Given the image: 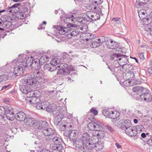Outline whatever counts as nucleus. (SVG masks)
Returning <instances> with one entry per match:
<instances>
[{
    "mask_svg": "<svg viewBox=\"0 0 152 152\" xmlns=\"http://www.w3.org/2000/svg\"><path fill=\"white\" fill-rule=\"evenodd\" d=\"M94 9L97 10V13L91 11H87L86 12V15L84 17L78 18L77 21L81 25H85L86 21L92 22L99 20L100 18V14L102 13L101 9L97 6H94Z\"/></svg>",
    "mask_w": 152,
    "mask_h": 152,
    "instance_id": "f257e3e1",
    "label": "nucleus"
},
{
    "mask_svg": "<svg viewBox=\"0 0 152 152\" xmlns=\"http://www.w3.org/2000/svg\"><path fill=\"white\" fill-rule=\"evenodd\" d=\"M42 95V93L39 91H31L27 94L26 101L28 104H34L40 102L39 97Z\"/></svg>",
    "mask_w": 152,
    "mask_h": 152,
    "instance_id": "f03ea898",
    "label": "nucleus"
},
{
    "mask_svg": "<svg viewBox=\"0 0 152 152\" xmlns=\"http://www.w3.org/2000/svg\"><path fill=\"white\" fill-rule=\"evenodd\" d=\"M112 60H116L119 64L122 66V68L124 69V66H130V64H127L129 62L128 58V56L125 55H123L119 53H114L110 56Z\"/></svg>",
    "mask_w": 152,
    "mask_h": 152,
    "instance_id": "7ed1b4c3",
    "label": "nucleus"
},
{
    "mask_svg": "<svg viewBox=\"0 0 152 152\" xmlns=\"http://www.w3.org/2000/svg\"><path fill=\"white\" fill-rule=\"evenodd\" d=\"M77 20H77V24L79 25L78 26H81V27H78V29L76 28H70V30H69L68 34H67V37L69 38H71L72 37L75 36L78 34L80 32L79 29H80L84 31V29L86 30L87 27V26L86 25H83V24L81 25L80 24H79V22L77 21Z\"/></svg>",
    "mask_w": 152,
    "mask_h": 152,
    "instance_id": "20e7f679",
    "label": "nucleus"
},
{
    "mask_svg": "<svg viewBox=\"0 0 152 152\" xmlns=\"http://www.w3.org/2000/svg\"><path fill=\"white\" fill-rule=\"evenodd\" d=\"M102 113L106 117L113 119L118 118L120 115L119 112L116 110L110 111L109 109L103 110Z\"/></svg>",
    "mask_w": 152,
    "mask_h": 152,
    "instance_id": "39448f33",
    "label": "nucleus"
},
{
    "mask_svg": "<svg viewBox=\"0 0 152 152\" xmlns=\"http://www.w3.org/2000/svg\"><path fill=\"white\" fill-rule=\"evenodd\" d=\"M78 135V132L77 130H74L70 132L69 135V138L70 140L73 141L74 145L76 146V148H79L76 145H80V143L81 142V140L77 138V137Z\"/></svg>",
    "mask_w": 152,
    "mask_h": 152,
    "instance_id": "423d86ee",
    "label": "nucleus"
},
{
    "mask_svg": "<svg viewBox=\"0 0 152 152\" xmlns=\"http://www.w3.org/2000/svg\"><path fill=\"white\" fill-rule=\"evenodd\" d=\"M81 140V142L80 143V145H81V141H82L83 145L85 146L88 148L91 144H92L91 140H90V136L89 134L87 132H84L82 134V138Z\"/></svg>",
    "mask_w": 152,
    "mask_h": 152,
    "instance_id": "0eeeda50",
    "label": "nucleus"
},
{
    "mask_svg": "<svg viewBox=\"0 0 152 152\" xmlns=\"http://www.w3.org/2000/svg\"><path fill=\"white\" fill-rule=\"evenodd\" d=\"M60 62V60L59 59L56 58H54L51 61L50 64H46L44 66V69L51 72L54 71V68L56 69L54 66L57 65Z\"/></svg>",
    "mask_w": 152,
    "mask_h": 152,
    "instance_id": "6e6552de",
    "label": "nucleus"
},
{
    "mask_svg": "<svg viewBox=\"0 0 152 152\" xmlns=\"http://www.w3.org/2000/svg\"><path fill=\"white\" fill-rule=\"evenodd\" d=\"M88 128L89 130L94 131L103 129L102 124L99 121L90 122L88 125Z\"/></svg>",
    "mask_w": 152,
    "mask_h": 152,
    "instance_id": "1a4fd4ad",
    "label": "nucleus"
},
{
    "mask_svg": "<svg viewBox=\"0 0 152 152\" xmlns=\"http://www.w3.org/2000/svg\"><path fill=\"white\" fill-rule=\"evenodd\" d=\"M97 141L95 139L91 140L92 144H91L90 146L88 147V149H91L93 148H94L96 150L99 151L103 148V144L101 142H97Z\"/></svg>",
    "mask_w": 152,
    "mask_h": 152,
    "instance_id": "9d476101",
    "label": "nucleus"
},
{
    "mask_svg": "<svg viewBox=\"0 0 152 152\" xmlns=\"http://www.w3.org/2000/svg\"><path fill=\"white\" fill-rule=\"evenodd\" d=\"M39 81L35 77H32L31 76H27V79L24 80L23 84L31 85L36 84L38 85L39 84Z\"/></svg>",
    "mask_w": 152,
    "mask_h": 152,
    "instance_id": "9b49d317",
    "label": "nucleus"
},
{
    "mask_svg": "<svg viewBox=\"0 0 152 152\" xmlns=\"http://www.w3.org/2000/svg\"><path fill=\"white\" fill-rule=\"evenodd\" d=\"M79 24H76L75 23H69L67 24V27L64 28L63 26L61 30L59 32H58L59 33L61 34H68L69 30H70V28H76L77 27Z\"/></svg>",
    "mask_w": 152,
    "mask_h": 152,
    "instance_id": "f8f14e48",
    "label": "nucleus"
},
{
    "mask_svg": "<svg viewBox=\"0 0 152 152\" xmlns=\"http://www.w3.org/2000/svg\"><path fill=\"white\" fill-rule=\"evenodd\" d=\"M20 5V4L18 3L12 5L10 7H8L4 10L5 11L12 14H15L20 11V8L18 6Z\"/></svg>",
    "mask_w": 152,
    "mask_h": 152,
    "instance_id": "ddd939ff",
    "label": "nucleus"
},
{
    "mask_svg": "<svg viewBox=\"0 0 152 152\" xmlns=\"http://www.w3.org/2000/svg\"><path fill=\"white\" fill-rule=\"evenodd\" d=\"M145 83H143L141 81L134 79H132L131 81L126 80L123 82L124 86H135L140 84L145 85Z\"/></svg>",
    "mask_w": 152,
    "mask_h": 152,
    "instance_id": "4468645a",
    "label": "nucleus"
},
{
    "mask_svg": "<svg viewBox=\"0 0 152 152\" xmlns=\"http://www.w3.org/2000/svg\"><path fill=\"white\" fill-rule=\"evenodd\" d=\"M102 129H100L98 131H94L92 132L93 137H91L92 139H94L96 137L98 139L103 138L105 136V132L102 131Z\"/></svg>",
    "mask_w": 152,
    "mask_h": 152,
    "instance_id": "2eb2a0df",
    "label": "nucleus"
},
{
    "mask_svg": "<svg viewBox=\"0 0 152 152\" xmlns=\"http://www.w3.org/2000/svg\"><path fill=\"white\" fill-rule=\"evenodd\" d=\"M105 45L107 48L112 49H117L118 46L117 42L111 40V39L107 40L106 42Z\"/></svg>",
    "mask_w": 152,
    "mask_h": 152,
    "instance_id": "dca6fc26",
    "label": "nucleus"
},
{
    "mask_svg": "<svg viewBox=\"0 0 152 152\" xmlns=\"http://www.w3.org/2000/svg\"><path fill=\"white\" fill-rule=\"evenodd\" d=\"M18 59L16 62V64L18 66L21 67L25 69L26 68V64L25 63V61L23 57L20 58L21 55H18Z\"/></svg>",
    "mask_w": 152,
    "mask_h": 152,
    "instance_id": "f3484780",
    "label": "nucleus"
},
{
    "mask_svg": "<svg viewBox=\"0 0 152 152\" xmlns=\"http://www.w3.org/2000/svg\"><path fill=\"white\" fill-rule=\"evenodd\" d=\"M58 139H56L54 140V144H52L50 145V148L51 149H54L56 150L59 151L61 152L63 150V147L61 145V142H57Z\"/></svg>",
    "mask_w": 152,
    "mask_h": 152,
    "instance_id": "a211bd4d",
    "label": "nucleus"
},
{
    "mask_svg": "<svg viewBox=\"0 0 152 152\" xmlns=\"http://www.w3.org/2000/svg\"><path fill=\"white\" fill-rule=\"evenodd\" d=\"M142 95H140V97L141 99H143L146 102H149L151 101L152 97L151 94L148 93V91L146 89V91H145L144 93L142 92L141 93Z\"/></svg>",
    "mask_w": 152,
    "mask_h": 152,
    "instance_id": "6ab92c4d",
    "label": "nucleus"
},
{
    "mask_svg": "<svg viewBox=\"0 0 152 152\" xmlns=\"http://www.w3.org/2000/svg\"><path fill=\"white\" fill-rule=\"evenodd\" d=\"M25 122L26 125L34 127L35 126L36 124L37 123V121L34 118L29 117L26 118Z\"/></svg>",
    "mask_w": 152,
    "mask_h": 152,
    "instance_id": "aec40b11",
    "label": "nucleus"
},
{
    "mask_svg": "<svg viewBox=\"0 0 152 152\" xmlns=\"http://www.w3.org/2000/svg\"><path fill=\"white\" fill-rule=\"evenodd\" d=\"M31 63L30 64V66L34 69H39L40 68V63L39 59L36 58L34 60H32Z\"/></svg>",
    "mask_w": 152,
    "mask_h": 152,
    "instance_id": "412c9836",
    "label": "nucleus"
},
{
    "mask_svg": "<svg viewBox=\"0 0 152 152\" xmlns=\"http://www.w3.org/2000/svg\"><path fill=\"white\" fill-rule=\"evenodd\" d=\"M15 117L16 120L19 121H23L26 118V114L22 112H20L16 113L15 115Z\"/></svg>",
    "mask_w": 152,
    "mask_h": 152,
    "instance_id": "4be33fe9",
    "label": "nucleus"
},
{
    "mask_svg": "<svg viewBox=\"0 0 152 152\" xmlns=\"http://www.w3.org/2000/svg\"><path fill=\"white\" fill-rule=\"evenodd\" d=\"M136 130L133 127H130L126 128L125 130L126 134L129 136H134L136 135Z\"/></svg>",
    "mask_w": 152,
    "mask_h": 152,
    "instance_id": "5701e85b",
    "label": "nucleus"
},
{
    "mask_svg": "<svg viewBox=\"0 0 152 152\" xmlns=\"http://www.w3.org/2000/svg\"><path fill=\"white\" fill-rule=\"evenodd\" d=\"M24 69L21 67L16 66L14 69L13 73L15 77L23 75V70Z\"/></svg>",
    "mask_w": 152,
    "mask_h": 152,
    "instance_id": "b1692460",
    "label": "nucleus"
},
{
    "mask_svg": "<svg viewBox=\"0 0 152 152\" xmlns=\"http://www.w3.org/2000/svg\"><path fill=\"white\" fill-rule=\"evenodd\" d=\"M132 91L137 94H140L141 92L144 93L145 91H146V89L141 86H135L132 88Z\"/></svg>",
    "mask_w": 152,
    "mask_h": 152,
    "instance_id": "393cba45",
    "label": "nucleus"
},
{
    "mask_svg": "<svg viewBox=\"0 0 152 152\" xmlns=\"http://www.w3.org/2000/svg\"><path fill=\"white\" fill-rule=\"evenodd\" d=\"M32 86H21L20 88V90L23 93L28 94L32 90Z\"/></svg>",
    "mask_w": 152,
    "mask_h": 152,
    "instance_id": "a878e982",
    "label": "nucleus"
},
{
    "mask_svg": "<svg viewBox=\"0 0 152 152\" xmlns=\"http://www.w3.org/2000/svg\"><path fill=\"white\" fill-rule=\"evenodd\" d=\"M83 37L84 38V40L88 41L94 38L95 37V36L91 33H86L83 34Z\"/></svg>",
    "mask_w": 152,
    "mask_h": 152,
    "instance_id": "bb28decb",
    "label": "nucleus"
},
{
    "mask_svg": "<svg viewBox=\"0 0 152 152\" xmlns=\"http://www.w3.org/2000/svg\"><path fill=\"white\" fill-rule=\"evenodd\" d=\"M91 113H93L94 115L96 116L97 115L98 112L96 108L92 107L90 110L89 111L87 115V117L89 119L93 117L92 115H91Z\"/></svg>",
    "mask_w": 152,
    "mask_h": 152,
    "instance_id": "cd10ccee",
    "label": "nucleus"
},
{
    "mask_svg": "<svg viewBox=\"0 0 152 152\" xmlns=\"http://www.w3.org/2000/svg\"><path fill=\"white\" fill-rule=\"evenodd\" d=\"M33 75L34 77H36L38 80L42 78V73L40 71L39 69H35L34 71Z\"/></svg>",
    "mask_w": 152,
    "mask_h": 152,
    "instance_id": "c85d7f7f",
    "label": "nucleus"
},
{
    "mask_svg": "<svg viewBox=\"0 0 152 152\" xmlns=\"http://www.w3.org/2000/svg\"><path fill=\"white\" fill-rule=\"evenodd\" d=\"M43 132L44 134L46 136H50L54 134V130L50 128H48L44 130Z\"/></svg>",
    "mask_w": 152,
    "mask_h": 152,
    "instance_id": "c756f323",
    "label": "nucleus"
},
{
    "mask_svg": "<svg viewBox=\"0 0 152 152\" xmlns=\"http://www.w3.org/2000/svg\"><path fill=\"white\" fill-rule=\"evenodd\" d=\"M68 66V65L66 64L61 63L60 65H58L57 67H59L60 70H62L64 74H66Z\"/></svg>",
    "mask_w": 152,
    "mask_h": 152,
    "instance_id": "7c9ffc66",
    "label": "nucleus"
},
{
    "mask_svg": "<svg viewBox=\"0 0 152 152\" xmlns=\"http://www.w3.org/2000/svg\"><path fill=\"white\" fill-rule=\"evenodd\" d=\"M49 57L46 55L42 56L40 59H39L40 64L41 65H43L44 63L47 62L49 60Z\"/></svg>",
    "mask_w": 152,
    "mask_h": 152,
    "instance_id": "2f4dec72",
    "label": "nucleus"
},
{
    "mask_svg": "<svg viewBox=\"0 0 152 152\" xmlns=\"http://www.w3.org/2000/svg\"><path fill=\"white\" fill-rule=\"evenodd\" d=\"M32 57L31 56V58H29L28 57H24V59L25 61V63L26 64V67L27 66H30V64L31 63L32 60H33Z\"/></svg>",
    "mask_w": 152,
    "mask_h": 152,
    "instance_id": "473e14b6",
    "label": "nucleus"
},
{
    "mask_svg": "<svg viewBox=\"0 0 152 152\" xmlns=\"http://www.w3.org/2000/svg\"><path fill=\"white\" fill-rule=\"evenodd\" d=\"M128 77V80L129 81H131L132 79H134L133 78L134 77V72L130 71H129L126 75Z\"/></svg>",
    "mask_w": 152,
    "mask_h": 152,
    "instance_id": "72a5a7b5",
    "label": "nucleus"
},
{
    "mask_svg": "<svg viewBox=\"0 0 152 152\" xmlns=\"http://www.w3.org/2000/svg\"><path fill=\"white\" fill-rule=\"evenodd\" d=\"M100 45H101L97 39L96 40L93 41L92 43L90 45V46L91 48H95Z\"/></svg>",
    "mask_w": 152,
    "mask_h": 152,
    "instance_id": "f704fd0d",
    "label": "nucleus"
},
{
    "mask_svg": "<svg viewBox=\"0 0 152 152\" xmlns=\"http://www.w3.org/2000/svg\"><path fill=\"white\" fill-rule=\"evenodd\" d=\"M146 2H142V1H137L135 4V5L137 8H139L140 7L144 6Z\"/></svg>",
    "mask_w": 152,
    "mask_h": 152,
    "instance_id": "c9c22d12",
    "label": "nucleus"
},
{
    "mask_svg": "<svg viewBox=\"0 0 152 152\" xmlns=\"http://www.w3.org/2000/svg\"><path fill=\"white\" fill-rule=\"evenodd\" d=\"M56 109V107L53 106V104H50L48 106L46 110V111L48 112H50L53 111Z\"/></svg>",
    "mask_w": 152,
    "mask_h": 152,
    "instance_id": "e433bc0d",
    "label": "nucleus"
},
{
    "mask_svg": "<svg viewBox=\"0 0 152 152\" xmlns=\"http://www.w3.org/2000/svg\"><path fill=\"white\" fill-rule=\"evenodd\" d=\"M30 105H32L33 106L37 104L36 108L38 110H43L45 108V107H43L42 106V103H40V102L37 103H36L34 104H29Z\"/></svg>",
    "mask_w": 152,
    "mask_h": 152,
    "instance_id": "4c0bfd02",
    "label": "nucleus"
},
{
    "mask_svg": "<svg viewBox=\"0 0 152 152\" xmlns=\"http://www.w3.org/2000/svg\"><path fill=\"white\" fill-rule=\"evenodd\" d=\"M141 21H142L143 24L148 25V24H149L151 20L149 19L148 16L141 20Z\"/></svg>",
    "mask_w": 152,
    "mask_h": 152,
    "instance_id": "58836bf2",
    "label": "nucleus"
},
{
    "mask_svg": "<svg viewBox=\"0 0 152 152\" xmlns=\"http://www.w3.org/2000/svg\"><path fill=\"white\" fill-rule=\"evenodd\" d=\"M6 116L9 120L12 121L13 120L15 115H14L13 113L11 112L10 114L7 113L6 115Z\"/></svg>",
    "mask_w": 152,
    "mask_h": 152,
    "instance_id": "ea45409f",
    "label": "nucleus"
},
{
    "mask_svg": "<svg viewBox=\"0 0 152 152\" xmlns=\"http://www.w3.org/2000/svg\"><path fill=\"white\" fill-rule=\"evenodd\" d=\"M75 69L74 68V66L72 65L68 66L65 75L69 74V73L70 71H75Z\"/></svg>",
    "mask_w": 152,
    "mask_h": 152,
    "instance_id": "a19ab883",
    "label": "nucleus"
},
{
    "mask_svg": "<svg viewBox=\"0 0 152 152\" xmlns=\"http://www.w3.org/2000/svg\"><path fill=\"white\" fill-rule=\"evenodd\" d=\"M124 123V126L126 128L132 126L131 121L127 119L125 120Z\"/></svg>",
    "mask_w": 152,
    "mask_h": 152,
    "instance_id": "79ce46f5",
    "label": "nucleus"
},
{
    "mask_svg": "<svg viewBox=\"0 0 152 152\" xmlns=\"http://www.w3.org/2000/svg\"><path fill=\"white\" fill-rule=\"evenodd\" d=\"M106 38L105 36L101 37L100 38L97 39V40L99 41V43L102 45V43L106 42Z\"/></svg>",
    "mask_w": 152,
    "mask_h": 152,
    "instance_id": "37998d69",
    "label": "nucleus"
},
{
    "mask_svg": "<svg viewBox=\"0 0 152 152\" xmlns=\"http://www.w3.org/2000/svg\"><path fill=\"white\" fill-rule=\"evenodd\" d=\"M38 125H41L42 129L47 127L48 126V123L45 121H40L39 122Z\"/></svg>",
    "mask_w": 152,
    "mask_h": 152,
    "instance_id": "c03bdc74",
    "label": "nucleus"
},
{
    "mask_svg": "<svg viewBox=\"0 0 152 152\" xmlns=\"http://www.w3.org/2000/svg\"><path fill=\"white\" fill-rule=\"evenodd\" d=\"M66 18V19H68L69 21H71L72 22L74 20L72 19L73 18H74V16L73 15H66L65 16Z\"/></svg>",
    "mask_w": 152,
    "mask_h": 152,
    "instance_id": "a18cd8bd",
    "label": "nucleus"
},
{
    "mask_svg": "<svg viewBox=\"0 0 152 152\" xmlns=\"http://www.w3.org/2000/svg\"><path fill=\"white\" fill-rule=\"evenodd\" d=\"M5 109L4 107L0 106V116H2L5 114Z\"/></svg>",
    "mask_w": 152,
    "mask_h": 152,
    "instance_id": "49530a36",
    "label": "nucleus"
},
{
    "mask_svg": "<svg viewBox=\"0 0 152 152\" xmlns=\"http://www.w3.org/2000/svg\"><path fill=\"white\" fill-rule=\"evenodd\" d=\"M146 14H147V13L146 11L143 9L141 10L138 12V15H146Z\"/></svg>",
    "mask_w": 152,
    "mask_h": 152,
    "instance_id": "de8ad7c7",
    "label": "nucleus"
},
{
    "mask_svg": "<svg viewBox=\"0 0 152 152\" xmlns=\"http://www.w3.org/2000/svg\"><path fill=\"white\" fill-rule=\"evenodd\" d=\"M103 2V0H94L93 2V4H99Z\"/></svg>",
    "mask_w": 152,
    "mask_h": 152,
    "instance_id": "09e8293b",
    "label": "nucleus"
},
{
    "mask_svg": "<svg viewBox=\"0 0 152 152\" xmlns=\"http://www.w3.org/2000/svg\"><path fill=\"white\" fill-rule=\"evenodd\" d=\"M14 74L12 72H11L8 75V76H7V80L8 79H10L11 78H14L15 77V75H13Z\"/></svg>",
    "mask_w": 152,
    "mask_h": 152,
    "instance_id": "8fccbe9b",
    "label": "nucleus"
},
{
    "mask_svg": "<svg viewBox=\"0 0 152 152\" xmlns=\"http://www.w3.org/2000/svg\"><path fill=\"white\" fill-rule=\"evenodd\" d=\"M1 77L2 78V79L3 81H6L7 80V76L5 74H3L0 75Z\"/></svg>",
    "mask_w": 152,
    "mask_h": 152,
    "instance_id": "3c124183",
    "label": "nucleus"
},
{
    "mask_svg": "<svg viewBox=\"0 0 152 152\" xmlns=\"http://www.w3.org/2000/svg\"><path fill=\"white\" fill-rule=\"evenodd\" d=\"M143 129V126L142 125L138 126L137 128V130L138 132H141Z\"/></svg>",
    "mask_w": 152,
    "mask_h": 152,
    "instance_id": "603ef678",
    "label": "nucleus"
},
{
    "mask_svg": "<svg viewBox=\"0 0 152 152\" xmlns=\"http://www.w3.org/2000/svg\"><path fill=\"white\" fill-rule=\"evenodd\" d=\"M37 124H36L35 127V129H37L39 130H41L42 129V126L41 125H38L39 123H37Z\"/></svg>",
    "mask_w": 152,
    "mask_h": 152,
    "instance_id": "864d4df0",
    "label": "nucleus"
},
{
    "mask_svg": "<svg viewBox=\"0 0 152 152\" xmlns=\"http://www.w3.org/2000/svg\"><path fill=\"white\" fill-rule=\"evenodd\" d=\"M62 56L64 58V60L65 61L67 58H68V55L66 53H65L62 54Z\"/></svg>",
    "mask_w": 152,
    "mask_h": 152,
    "instance_id": "5fc2aeb1",
    "label": "nucleus"
},
{
    "mask_svg": "<svg viewBox=\"0 0 152 152\" xmlns=\"http://www.w3.org/2000/svg\"><path fill=\"white\" fill-rule=\"evenodd\" d=\"M139 58L143 60L145 58L144 56L143 53H139Z\"/></svg>",
    "mask_w": 152,
    "mask_h": 152,
    "instance_id": "6e6d98bb",
    "label": "nucleus"
},
{
    "mask_svg": "<svg viewBox=\"0 0 152 152\" xmlns=\"http://www.w3.org/2000/svg\"><path fill=\"white\" fill-rule=\"evenodd\" d=\"M139 18L141 20L145 18V17H147L148 16H147V14H146V15H139Z\"/></svg>",
    "mask_w": 152,
    "mask_h": 152,
    "instance_id": "4d7b16f0",
    "label": "nucleus"
},
{
    "mask_svg": "<svg viewBox=\"0 0 152 152\" xmlns=\"http://www.w3.org/2000/svg\"><path fill=\"white\" fill-rule=\"evenodd\" d=\"M47 23L45 21H44L42 22V23L40 24V26L38 27V29L39 30L40 29H42L43 28V27H42V26L43 24H46Z\"/></svg>",
    "mask_w": 152,
    "mask_h": 152,
    "instance_id": "13d9d810",
    "label": "nucleus"
},
{
    "mask_svg": "<svg viewBox=\"0 0 152 152\" xmlns=\"http://www.w3.org/2000/svg\"><path fill=\"white\" fill-rule=\"evenodd\" d=\"M48 103V102H42V106L43 107H45V108H44V109H47V104Z\"/></svg>",
    "mask_w": 152,
    "mask_h": 152,
    "instance_id": "bf43d9fd",
    "label": "nucleus"
},
{
    "mask_svg": "<svg viewBox=\"0 0 152 152\" xmlns=\"http://www.w3.org/2000/svg\"><path fill=\"white\" fill-rule=\"evenodd\" d=\"M106 127L107 129H108L111 132H113L114 131L113 129L110 126H107Z\"/></svg>",
    "mask_w": 152,
    "mask_h": 152,
    "instance_id": "052dcab7",
    "label": "nucleus"
},
{
    "mask_svg": "<svg viewBox=\"0 0 152 152\" xmlns=\"http://www.w3.org/2000/svg\"><path fill=\"white\" fill-rule=\"evenodd\" d=\"M63 26H57L56 27V29L59 32V31H60L61 30V29Z\"/></svg>",
    "mask_w": 152,
    "mask_h": 152,
    "instance_id": "680f3d73",
    "label": "nucleus"
},
{
    "mask_svg": "<svg viewBox=\"0 0 152 152\" xmlns=\"http://www.w3.org/2000/svg\"><path fill=\"white\" fill-rule=\"evenodd\" d=\"M148 72L150 74L152 75V67H151L150 68H149L148 69Z\"/></svg>",
    "mask_w": 152,
    "mask_h": 152,
    "instance_id": "e2e57ef3",
    "label": "nucleus"
},
{
    "mask_svg": "<svg viewBox=\"0 0 152 152\" xmlns=\"http://www.w3.org/2000/svg\"><path fill=\"white\" fill-rule=\"evenodd\" d=\"M77 147L78 146H77ZM78 146L79 147V146ZM77 148H78V147H77ZM79 152H85V151H84V149H83V148L82 147H79Z\"/></svg>",
    "mask_w": 152,
    "mask_h": 152,
    "instance_id": "0e129e2a",
    "label": "nucleus"
},
{
    "mask_svg": "<svg viewBox=\"0 0 152 152\" xmlns=\"http://www.w3.org/2000/svg\"><path fill=\"white\" fill-rule=\"evenodd\" d=\"M116 146L118 148H120L121 147V146L119 143H116L115 144Z\"/></svg>",
    "mask_w": 152,
    "mask_h": 152,
    "instance_id": "69168bd1",
    "label": "nucleus"
},
{
    "mask_svg": "<svg viewBox=\"0 0 152 152\" xmlns=\"http://www.w3.org/2000/svg\"><path fill=\"white\" fill-rule=\"evenodd\" d=\"M118 19H120V18H114L112 19V20H114L115 22H116Z\"/></svg>",
    "mask_w": 152,
    "mask_h": 152,
    "instance_id": "338daca9",
    "label": "nucleus"
},
{
    "mask_svg": "<svg viewBox=\"0 0 152 152\" xmlns=\"http://www.w3.org/2000/svg\"><path fill=\"white\" fill-rule=\"evenodd\" d=\"M147 27H148V25H147V26H146V27L145 28V30L147 31H148L151 30V29L150 28L147 27Z\"/></svg>",
    "mask_w": 152,
    "mask_h": 152,
    "instance_id": "774afa93",
    "label": "nucleus"
}]
</instances>
